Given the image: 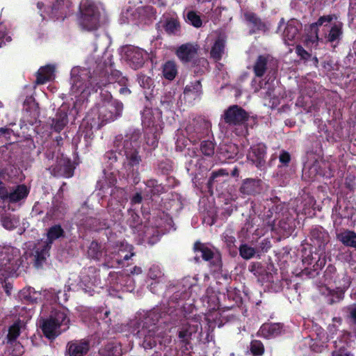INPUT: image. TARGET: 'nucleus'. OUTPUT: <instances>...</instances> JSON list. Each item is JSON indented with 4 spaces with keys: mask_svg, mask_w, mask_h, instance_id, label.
Here are the masks:
<instances>
[{
    "mask_svg": "<svg viewBox=\"0 0 356 356\" xmlns=\"http://www.w3.org/2000/svg\"><path fill=\"white\" fill-rule=\"evenodd\" d=\"M332 356H352L350 353L347 352L344 348H340L337 350L332 353Z\"/></svg>",
    "mask_w": 356,
    "mask_h": 356,
    "instance_id": "obj_52",
    "label": "nucleus"
},
{
    "mask_svg": "<svg viewBox=\"0 0 356 356\" xmlns=\"http://www.w3.org/2000/svg\"><path fill=\"white\" fill-rule=\"evenodd\" d=\"M226 241L229 245H233V243L234 241V238L232 236H227L226 237Z\"/></svg>",
    "mask_w": 356,
    "mask_h": 356,
    "instance_id": "obj_61",
    "label": "nucleus"
},
{
    "mask_svg": "<svg viewBox=\"0 0 356 356\" xmlns=\"http://www.w3.org/2000/svg\"><path fill=\"white\" fill-rule=\"evenodd\" d=\"M113 79V77H111V79H108L106 76V73H103L101 75V77L99 78V81H97L95 85H93L95 86V90H97L96 88H101L102 86H106L108 83H111V80Z\"/></svg>",
    "mask_w": 356,
    "mask_h": 356,
    "instance_id": "obj_47",
    "label": "nucleus"
},
{
    "mask_svg": "<svg viewBox=\"0 0 356 356\" xmlns=\"http://www.w3.org/2000/svg\"><path fill=\"white\" fill-rule=\"evenodd\" d=\"M153 3L158 4L159 6H162L165 5V3L163 1H161L160 0H151Z\"/></svg>",
    "mask_w": 356,
    "mask_h": 356,
    "instance_id": "obj_62",
    "label": "nucleus"
},
{
    "mask_svg": "<svg viewBox=\"0 0 356 356\" xmlns=\"http://www.w3.org/2000/svg\"><path fill=\"white\" fill-rule=\"evenodd\" d=\"M186 22L196 28L202 26L200 17L194 11H189L186 15Z\"/></svg>",
    "mask_w": 356,
    "mask_h": 356,
    "instance_id": "obj_39",
    "label": "nucleus"
},
{
    "mask_svg": "<svg viewBox=\"0 0 356 356\" xmlns=\"http://www.w3.org/2000/svg\"><path fill=\"white\" fill-rule=\"evenodd\" d=\"M10 130L6 128H1L0 129V136L2 135L9 134Z\"/></svg>",
    "mask_w": 356,
    "mask_h": 356,
    "instance_id": "obj_60",
    "label": "nucleus"
},
{
    "mask_svg": "<svg viewBox=\"0 0 356 356\" xmlns=\"http://www.w3.org/2000/svg\"><path fill=\"white\" fill-rule=\"evenodd\" d=\"M119 82L122 84V85H124L127 82V79L124 78V77H122L120 80H119Z\"/></svg>",
    "mask_w": 356,
    "mask_h": 356,
    "instance_id": "obj_64",
    "label": "nucleus"
},
{
    "mask_svg": "<svg viewBox=\"0 0 356 356\" xmlns=\"http://www.w3.org/2000/svg\"><path fill=\"white\" fill-rule=\"evenodd\" d=\"M202 93V85L200 81H195L186 85L184 91V98L191 102L200 98Z\"/></svg>",
    "mask_w": 356,
    "mask_h": 356,
    "instance_id": "obj_25",
    "label": "nucleus"
},
{
    "mask_svg": "<svg viewBox=\"0 0 356 356\" xmlns=\"http://www.w3.org/2000/svg\"><path fill=\"white\" fill-rule=\"evenodd\" d=\"M72 3L70 0H56L50 7H45L43 3L38 2L37 8L43 19L62 21L71 12Z\"/></svg>",
    "mask_w": 356,
    "mask_h": 356,
    "instance_id": "obj_9",
    "label": "nucleus"
},
{
    "mask_svg": "<svg viewBox=\"0 0 356 356\" xmlns=\"http://www.w3.org/2000/svg\"><path fill=\"white\" fill-rule=\"evenodd\" d=\"M29 295L25 296L24 298H27L31 302H37L40 299V293H38L34 289L29 288L28 290Z\"/></svg>",
    "mask_w": 356,
    "mask_h": 356,
    "instance_id": "obj_50",
    "label": "nucleus"
},
{
    "mask_svg": "<svg viewBox=\"0 0 356 356\" xmlns=\"http://www.w3.org/2000/svg\"><path fill=\"white\" fill-rule=\"evenodd\" d=\"M68 106L63 104L58 110L56 116L51 120V127L56 132H60L68 123Z\"/></svg>",
    "mask_w": 356,
    "mask_h": 356,
    "instance_id": "obj_18",
    "label": "nucleus"
},
{
    "mask_svg": "<svg viewBox=\"0 0 356 356\" xmlns=\"http://www.w3.org/2000/svg\"><path fill=\"white\" fill-rule=\"evenodd\" d=\"M154 184H155V181H149L147 185V192L149 193H152L153 194H155L156 193H159V186L155 188L154 187Z\"/></svg>",
    "mask_w": 356,
    "mask_h": 356,
    "instance_id": "obj_51",
    "label": "nucleus"
},
{
    "mask_svg": "<svg viewBox=\"0 0 356 356\" xmlns=\"http://www.w3.org/2000/svg\"><path fill=\"white\" fill-rule=\"evenodd\" d=\"M142 197L140 194L136 193L132 198L131 202L134 204H138L141 202Z\"/></svg>",
    "mask_w": 356,
    "mask_h": 356,
    "instance_id": "obj_57",
    "label": "nucleus"
},
{
    "mask_svg": "<svg viewBox=\"0 0 356 356\" xmlns=\"http://www.w3.org/2000/svg\"><path fill=\"white\" fill-rule=\"evenodd\" d=\"M142 273V269L140 267L134 266L131 271V273L133 275H139Z\"/></svg>",
    "mask_w": 356,
    "mask_h": 356,
    "instance_id": "obj_58",
    "label": "nucleus"
},
{
    "mask_svg": "<svg viewBox=\"0 0 356 356\" xmlns=\"http://www.w3.org/2000/svg\"><path fill=\"white\" fill-rule=\"evenodd\" d=\"M138 81L140 86L145 89H150L153 85L152 79L144 74H139L138 77Z\"/></svg>",
    "mask_w": 356,
    "mask_h": 356,
    "instance_id": "obj_44",
    "label": "nucleus"
},
{
    "mask_svg": "<svg viewBox=\"0 0 356 356\" xmlns=\"http://www.w3.org/2000/svg\"><path fill=\"white\" fill-rule=\"evenodd\" d=\"M165 30L168 34L177 35L180 32V24L175 17L167 19L165 24Z\"/></svg>",
    "mask_w": 356,
    "mask_h": 356,
    "instance_id": "obj_33",
    "label": "nucleus"
},
{
    "mask_svg": "<svg viewBox=\"0 0 356 356\" xmlns=\"http://www.w3.org/2000/svg\"><path fill=\"white\" fill-rule=\"evenodd\" d=\"M119 92H120V94L124 95H129L131 92L129 88H126V87H122L119 90Z\"/></svg>",
    "mask_w": 356,
    "mask_h": 356,
    "instance_id": "obj_59",
    "label": "nucleus"
},
{
    "mask_svg": "<svg viewBox=\"0 0 356 356\" xmlns=\"http://www.w3.org/2000/svg\"><path fill=\"white\" fill-rule=\"evenodd\" d=\"M259 181L248 179L245 181L241 186V191L244 193L252 194L257 191Z\"/></svg>",
    "mask_w": 356,
    "mask_h": 356,
    "instance_id": "obj_35",
    "label": "nucleus"
},
{
    "mask_svg": "<svg viewBox=\"0 0 356 356\" xmlns=\"http://www.w3.org/2000/svg\"><path fill=\"white\" fill-rule=\"evenodd\" d=\"M266 97L269 98L270 99H273V104H275L278 103V99L276 98L275 96V90H273V92L268 91L266 93Z\"/></svg>",
    "mask_w": 356,
    "mask_h": 356,
    "instance_id": "obj_55",
    "label": "nucleus"
},
{
    "mask_svg": "<svg viewBox=\"0 0 356 356\" xmlns=\"http://www.w3.org/2000/svg\"><path fill=\"white\" fill-rule=\"evenodd\" d=\"M348 311L351 318L353 319L352 328L353 330L355 337H356V305H351L348 307Z\"/></svg>",
    "mask_w": 356,
    "mask_h": 356,
    "instance_id": "obj_49",
    "label": "nucleus"
},
{
    "mask_svg": "<svg viewBox=\"0 0 356 356\" xmlns=\"http://www.w3.org/2000/svg\"><path fill=\"white\" fill-rule=\"evenodd\" d=\"M351 284V279L346 273H343L340 278L336 282V290L330 289L326 286H323L321 289V292L325 296H330L328 300L330 303L339 302L343 298L345 291L349 288Z\"/></svg>",
    "mask_w": 356,
    "mask_h": 356,
    "instance_id": "obj_12",
    "label": "nucleus"
},
{
    "mask_svg": "<svg viewBox=\"0 0 356 356\" xmlns=\"http://www.w3.org/2000/svg\"><path fill=\"white\" fill-rule=\"evenodd\" d=\"M282 332V327L280 323H265L258 331V335L266 339L276 337Z\"/></svg>",
    "mask_w": 356,
    "mask_h": 356,
    "instance_id": "obj_20",
    "label": "nucleus"
},
{
    "mask_svg": "<svg viewBox=\"0 0 356 356\" xmlns=\"http://www.w3.org/2000/svg\"><path fill=\"white\" fill-rule=\"evenodd\" d=\"M248 118V113L238 106H230L224 113L225 121L229 124H243Z\"/></svg>",
    "mask_w": 356,
    "mask_h": 356,
    "instance_id": "obj_15",
    "label": "nucleus"
},
{
    "mask_svg": "<svg viewBox=\"0 0 356 356\" xmlns=\"http://www.w3.org/2000/svg\"><path fill=\"white\" fill-rule=\"evenodd\" d=\"M29 193V189L25 185H18L8 191L6 202L15 203L24 200Z\"/></svg>",
    "mask_w": 356,
    "mask_h": 356,
    "instance_id": "obj_23",
    "label": "nucleus"
},
{
    "mask_svg": "<svg viewBox=\"0 0 356 356\" xmlns=\"http://www.w3.org/2000/svg\"><path fill=\"white\" fill-rule=\"evenodd\" d=\"M194 248L195 250H199L201 252V255L204 260L208 261L213 256V250L203 244L196 243Z\"/></svg>",
    "mask_w": 356,
    "mask_h": 356,
    "instance_id": "obj_37",
    "label": "nucleus"
},
{
    "mask_svg": "<svg viewBox=\"0 0 356 356\" xmlns=\"http://www.w3.org/2000/svg\"><path fill=\"white\" fill-rule=\"evenodd\" d=\"M280 161L284 164H287L290 161V155L289 153L284 152L280 156Z\"/></svg>",
    "mask_w": 356,
    "mask_h": 356,
    "instance_id": "obj_54",
    "label": "nucleus"
},
{
    "mask_svg": "<svg viewBox=\"0 0 356 356\" xmlns=\"http://www.w3.org/2000/svg\"><path fill=\"white\" fill-rule=\"evenodd\" d=\"M268 60V57L264 56H259L257 58L253 66V70L256 76L261 77L265 74L267 70Z\"/></svg>",
    "mask_w": 356,
    "mask_h": 356,
    "instance_id": "obj_29",
    "label": "nucleus"
},
{
    "mask_svg": "<svg viewBox=\"0 0 356 356\" xmlns=\"http://www.w3.org/2000/svg\"><path fill=\"white\" fill-rule=\"evenodd\" d=\"M142 122L145 127V134L142 136L139 130H130L124 136L118 135L114 140V147L119 154L124 157V168L129 172L138 168L142 161L141 148L152 150L157 147L160 124V113L145 108L142 113Z\"/></svg>",
    "mask_w": 356,
    "mask_h": 356,
    "instance_id": "obj_1",
    "label": "nucleus"
},
{
    "mask_svg": "<svg viewBox=\"0 0 356 356\" xmlns=\"http://www.w3.org/2000/svg\"><path fill=\"white\" fill-rule=\"evenodd\" d=\"M152 314V313H150L149 316L145 318V322L143 324V326L141 330H138V337H143L144 340L143 342V346L145 349L147 348H152L154 346H156L157 341L160 343H169L170 341V339L167 337L163 341H161L160 339V335L159 334H156V329L155 327V323H153L152 325L147 327L145 325V324H147L150 316Z\"/></svg>",
    "mask_w": 356,
    "mask_h": 356,
    "instance_id": "obj_13",
    "label": "nucleus"
},
{
    "mask_svg": "<svg viewBox=\"0 0 356 356\" xmlns=\"http://www.w3.org/2000/svg\"><path fill=\"white\" fill-rule=\"evenodd\" d=\"M19 250L12 246L0 248V276L6 277L14 268L13 261L19 256Z\"/></svg>",
    "mask_w": 356,
    "mask_h": 356,
    "instance_id": "obj_14",
    "label": "nucleus"
},
{
    "mask_svg": "<svg viewBox=\"0 0 356 356\" xmlns=\"http://www.w3.org/2000/svg\"><path fill=\"white\" fill-rule=\"evenodd\" d=\"M301 27V24L296 19H293L287 22L282 32V38L286 44L290 45V42L296 39Z\"/></svg>",
    "mask_w": 356,
    "mask_h": 356,
    "instance_id": "obj_16",
    "label": "nucleus"
},
{
    "mask_svg": "<svg viewBox=\"0 0 356 356\" xmlns=\"http://www.w3.org/2000/svg\"><path fill=\"white\" fill-rule=\"evenodd\" d=\"M316 168L317 165L316 164L313 165L310 168H307L305 167L303 168V177L305 179H307L308 180H312L315 178L316 174Z\"/></svg>",
    "mask_w": 356,
    "mask_h": 356,
    "instance_id": "obj_45",
    "label": "nucleus"
},
{
    "mask_svg": "<svg viewBox=\"0 0 356 356\" xmlns=\"http://www.w3.org/2000/svg\"><path fill=\"white\" fill-rule=\"evenodd\" d=\"M239 253L243 259H250L254 256L256 250L254 248L247 244H243L239 248Z\"/></svg>",
    "mask_w": 356,
    "mask_h": 356,
    "instance_id": "obj_38",
    "label": "nucleus"
},
{
    "mask_svg": "<svg viewBox=\"0 0 356 356\" xmlns=\"http://www.w3.org/2000/svg\"><path fill=\"white\" fill-rule=\"evenodd\" d=\"M148 277L156 282H159L163 277L162 271L159 266L153 265L150 267L148 272Z\"/></svg>",
    "mask_w": 356,
    "mask_h": 356,
    "instance_id": "obj_40",
    "label": "nucleus"
},
{
    "mask_svg": "<svg viewBox=\"0 0 356 356\" xmlns=\"http://www.w3.org/2000/svg\"><path fill=\"white\" fill-rule=\"evenodd\" d=\"M337 238L343 245L356 248V233L350 230H344L337 234Z\"/></svg>",
    "mask_w": 356,
    "mask_h": 356,
    "instance_id": "obj_28",
    "label": "nucleus"
},
{
    "mask_svg": "<svg viewBox=\"0 0 356 356\" xmlns=\"http://www.w3.org/2000/svg\"><path fill=\"white\" fill-rule=\"evenodd\" d=\"M99 245L97 242H92L89 249H88V254L93 259H99Z\"/></svg>",
    "mask_w": 356,
    "mask_h": 356,
    "instance_id": "obj_46",
    "label": "nucleus"
},
{
    "mask_svg": "<svg viewBox=\"0 0 356 356\" xmlns=\"http://www.w3.org/2000/svg\"><path fill=\"white\" fill-rule=\"evenodd\" d=\"M132 246L122 241L109 245L105 251V265L108 268H115L134 256Z\"/></svg>",
    "mask_w": 356,
    "mask_h": 356,
    "instance_id": "obj_7",
    "label": "nucleus"
},
{
    "mask_svg": "<svg viewBox=\"0 0 356 356\" xmlns=\"http://www.w3.org/2000/svg\"><path fill=\"white\" fill-rule=\"evenodd\" d=\"M123 105L121 102L113 99L109 92H102L100 99L88 113L80 128L88 130L99 129L104 124L117 119L121 115Z\"/></svg>",
    "mask_w": 356,
    "mask_h": 356,
    "instance_id": "obj_2",
    "label": "nucleus"
},
{
    "mask_svg": "<svg viewBox=\"0 0 356 356\" xmlns=\"http://www.w3.org/2000/svg\"><path fill=\"white\" fill-rule=\"evenodd\" d=\"M197 50L198 47L196 44L186 43L177 49L176 54L181 61L188 62L197 55Z\"/></svg>",
    "mask_w": 356,
    "mask_h": 356,
    "instance_id": "obj_19",
    "label": "nucleus"
},
{
    "mask_svg": "<svg viewBox=\"0 0 356 356\" xmlns=\"http://www.w3.org/2000/svg\"><path fill=\"white\" fill-rule=\"evenodd\" d=\"M296 53L298 56L304 59H306L309 56L308 53L302 47L300 46L296 47Z\"/></svg>",
    "mask_w": 356,
    "mask_h": 356,
    "instance_id": "obj_53",
    "label": "nucleus"
},
{
    "mask_svg": "<svg viewBox=\"0 0 356 356\" xmlns=\"http://www.w3.org/2000/svg\"><path fill=\"white\" fill-rule=\"evenodd\" d=\"M56 66L54 65H47L41 67L37 74L36 83L43 84L54 79Z\"/></svg>",
    "mask_w": 356,
    "mask_h": 356,
    "instance_id": "obj_26",
    "label": "nucleus"
},
{
    "mask_svg": "<svg viewBox=\"0 0 356 356\" xmlns=\"http://www.w3.org/2000/svg\"><path fill=\"white\" fill-rule=\"evenodd\" d=\"M22 326V323L21 321H17L9 327L8 334L7 336L8 343L13 344V343L15 341L16 339L20 334Z\"/></svg>",
    "mask_w": 356,
    "mask_h": 356,
    "instance_id": "obj_32",
    "label": "nucleus"
},
{
    "mask_svg": "<svg viewBox=\"0 0 356 356\" xmlns=\"http://www.w3.org/2000/svg\"><path fill=\"white\" fill-rule=\"evenodd\" d=\"M336 19L337 17L334 15L321 17L316 23L312 24L311 29L314 31V35L311 36L308 39V42L315 46L317 44L319 36L316 29L319 26L323 27L325 38L327 41L330 42L339 41L342 35V24L339 22L332 23V20Z\"/></svg>",
    "mask_w": 356,
    "mask_h": 356,
    "instance_id": "obj_5",
    "label": "nucleus"
},
{
    "mask_svg": "<svg viewBox=\"0 0 356 356\" xmlns=\"http://www.w3.org/2000/svg\"><path fill=\"white\" fill-rule=\"evenodd\" d=\"M120 52L122 58L134 70L141 67L148 57L145 50L131 45L123 47Z\"/></svg>",
    "mask_w": 356,
    "mask_h": 356,
    "instance_id": "obj_11",
    "label": "nucleus"
},
{
    "mask_svg": "<svg viewBox=\"0 0 356 356\" xmlns=\"http://www.w3.org/2000/svg\"><path fill=\"white\" fill-rule=\"evenodd\" d=\"M63 229L60 225L52 226L47 232V240L39 241L35 245L33 254L35 257V266L37 268L42 266L49 256V250L53 241L63 236Z\"/></svg>",
    "mask_w": 356,
    "mask_h": 356,
    "instance_id": "obj_8",
    "label": "nucleus"
},
{
    "mask_svg": "<svg viewBox=\"0 0 356 356\" xmlns=\"http://www.w3.org/2000/svg\"><path fill=\"white\" fill-rule=\"evenodd\" d=\"M284 26V19H282L280 22V24H279V26H278V29H277V31L280 32L282 31V27Z\"/></svg>",
    "mask_w": 356,
    "mask_h": 356,
    "instance_id": "obj_63",
    "label": "nucleus"
},
{
    "mask_svg": "<svg viewBox=\"0 0 356 356\" xmlns=\"http://www.w3.org/2000/svg\"><path fill=\"white\" fill-rule=\"evenodd\" d=\"M1 222L2 226L8 230H13L19 225V219L15 215H4Z\"/></svg>",
    "mask_w": 356,
    "mask_h": 356,
    "instance_id": "obj_31",
    "label": "nucleus"
},
{
    "mask_svg": "<svg viewBox=\"0 0 356 356\" xmlns=\"http://www.w3.org/2000/svg\"><path fill=\"white\" fill-rule=\"evenodd\" d=\"M67 312V310L63 308L55 309L51 312L48 318L43 321L41 327L47 338L54 339L68 328L70 319Z\"/></svg>",
    "mask_w": 356,
    "mask_h": 356,
    "instance_id": "obj_6",
    "label": "nucleus"
},
{
    "mask_svg": "<svg viewBox=\"0 0 356 356\" xmlns=\"http://www.w3.org/2000/svg\"><path fill=\"white\" fill-rule=\"evenodd\" d=\"M200 149L205 156H212L214 153V145L209 140L203 141L201 143Z\"/></svg>",
    "mask_w": 356,
    "mask_h": 356,
    "instance_id": "obj_42",
    "label": "nucleus"
},
{
    "mask_svg": "<svg viewBox=\"0 0 356 356\" xmlns=\"http://www.w3.org/2000/svg\"><path fill=\"white\" fill-rule=\"evenodd\" d=\"M250 350L254 356H261L264 352V347L261 341L254 340L250 344Z\"/></svg>",
    "mask_w": 356,
    "mask_h": 356,
    "instance_id": "obj_41",
    "label": "nucleus"
},
{
    "mask_svg": "<svg viewBox=\"0 0 356 356\" xmlns=\"http://www.w3.org/2000/svg\"><path fill=\"white\" fill-rule=\"evenodd\" d=\"M10 345L13 346V350L10 353L12 355L19 356L23 354L24 348L20 343L14 341L13 344Z\"/></svg>",
    "mask_w": 356,
    "mask_h": 356,
    "instance_id": "obj_48",
    "label": "nucleus"
},
{
    "mask_svg": "<svg viewBox=\"0 0 356 356\" xmlns=\"http://www.w3.org/2000/svg\"><path fill=\"white\" fill-rule=\"evenodd\" d=\"M90 348L89 342L87 340H74L67 345V353L70 356H83Z\"/></svg>",
    "mask_w": 356,
    "mask_h": 356,
    "instance_id": "obj_17",
    "label": "nucleus"
},
{
    "mask_svg": "<svg viewBox=\"0 0 356 356\" xmlns=\"http://www.w3.org/2000/svg\"><path fill=\"white\" fill-rule=\"evenodd\" d=\"M246 21L252 24V28L255 30L265 31V25L258 19L255 15L251 12L244 13Z\"/></svg>",
    "mask_w": 356,
    "mask_h": 356,
    "instance_id": "obj_34",
    "label": "nucleus"
},
{
    "mask_svg": "<svg viewBox=\"0 0 356 356\" xmlns=\"http://www.w3.org/2000/svg\"><path fill=\"white\" fill-rule=\"evenodd\" d=\"M104 8L100 3L94 0H81L77 13V23L83 31H93L101 24Z\"/></svg>",
    "mask_w": 356,
    "mask_h": 356,
    "instance_id": "obj_4",
    "label": "nucleus"
},
{
    "mask_svg": "<svg viewBox=\"0 0 356 356\" xmlns=\"http://www.w3.org/2000/svg\"><path fill=\"white\" fill-rule=\"evenodd\" d=\"M225 50V40L222 38H218L214 42L211 50V56L215 60H220Z\"/></svg>",
    "mask_w": 356,
    "mask_h": 356,
    "instance_id": "obj_30",
    "label": "nucleus"
},
{
    "mask_svg": "<svg viewBox=\"0 0 356 356\" xmlns=\"http://www.w3.org/2000/svg\"><path fill=\"white\" fill-rule=\"evenodd\" d=\"M201 329V325L195 319L190 320L179 331V338L182 341H187L193 334H195Z\"/></svg>",
    "mask_w": 356,
    "mask_h": 356,
    "instance_id": "obj_21",
    "label": "nucleus"
},
{
    "mask_svg": "<svg viewBox=\"0 0 356 356\" xmlns=\"http://www.w3.org/2000/svg\"><path fill=\"white\" fill-rule=\"evenodd\" d=\"M266 146L263 143L254 145L251 147L248 158L257 166L261 165L266 155Z\"/></svg>",
    "mask_w": 356,
    "mask_h": 356,
    "instance_id": "obj_24",
    "label": "nucleus"
},
{
    "mask_svg": "<svg viewBox=\"0 0 356 356\" xmlns=\"http://www.w3.org/2000/svg\"><path fill=\"white\" fill-rule=\"evenodd\" d=\"M156 11L151 6H140L137 8L129 6L122 13L121 23H131L139 21L147 23L155 19Z\"/></svg>",
    "mask_w": 356,
    "mask_h": 356,
    "instance_id": "obj_10",
    "label": "nucleus"
},
{
    "mask_svg": "<svg viewBox=\"0 0 356 356\" xmlns=\"http://www.w3.org/2000/svg\"><path fill=\"white\" fill-rule=\"evenodd\" d=\"M178 73L177 65L175 61L168 60L162 65V74L165 79L172 81Z\"/></svg>",
    "mask_w": 356,
    "mask_h": 356,
    "instance_id": "obj_27",
    "label": "nucleus"
},
{
    "mask_svg": "<svg viewBox=\"0 0 356 356\" xmlns=\"http://www.w3.org/2000/svg\"><path fill=\"white\" fill-rule=\"evenodd\" d=\"M293 227L294 222L291 218L287 219L286 220H282L279 222L280 232H282V235L284 236L290 235L293 230Z\"/></svg>",
    "mask_w": 356,
    "mask_h": 356,
    "instance_id": "obj_36",
    "label": "nucleus"
},
{
    "mask_svg": "<svg viewBox=\"0 0 356 356\" xmlns=\"http://www.w3.org/2000/svg\"><path fill=\"white\" fill-rule=\"evenodd\" d=\"M97 80L90 75L88 69L74 67L71 70L70 95L74 98V107L79 109V105L88 99L94 92L93 83Z\"/></svg>",
    "mask_w": 356,
    "mask_h": 356,
    "instance_id": "obj_3",
    "label": "nucleus"
},
{
    "mask_svg": "<svg viewBox=\"0 0 356 356\" xmlns=\"http://www.w3.org/2000/svg\"><path fill=\"white\" fill-rule=\"evenodd\" d=\"M101 356H118L120 352L116 346L109 344L99 351Z\"/></svg>",
    "mask_w": 356,
    "mask_h": 356,
    "instance_id": "obj_43",
    "label": "nucleus"
},
{
    "mask_svg": "<svg viewBox=\"0 0 356 356\" xmlns=\"http://www.w3.org/2000/svg\"><path fill=\"white\" fill-rule=\"evenodd\" d=\"M53 173L55 176H61L67 178L72 177L74 168L71 161L66 158L61 159L57 166L53 169Z\"/></svg>",
    "mask_w": 356,
    "mask_h": 356,
    "instance_id": "obj_22",
    "label": "nucleus"
},
{
    "mask_svg": "<svg viewBox=\"0 0 356 356\" xmlns=\"http://www.w3.org/2000/svg\"><path fill=\"white\" fill-rule=\"evenodd\" d=\"M6 37V28L2 24H0V47L4 43V38Z\"/></svg>",
    "mask_w": 356,
    "mask_h": 356,
    "instance_id": "obj_56",
    "label": "nucleus"
}]
</instances>
